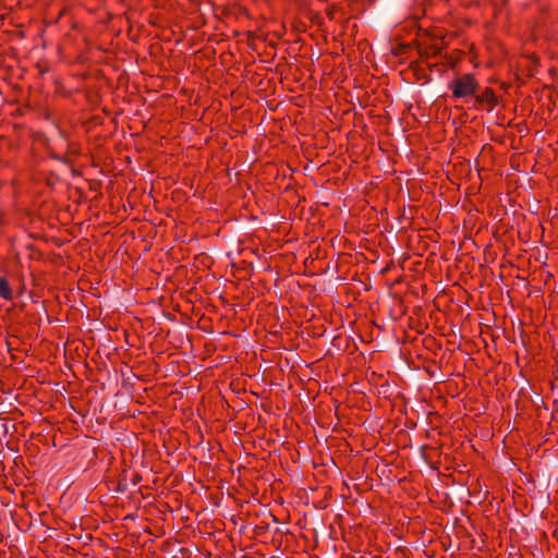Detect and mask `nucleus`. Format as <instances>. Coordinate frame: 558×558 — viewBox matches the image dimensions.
I'll return each instance as SVG.
<instances>
[{
    "instance_id": "1",
    "label": "nucleus",
    "mask_w": 558,
    "mask_h": 558,
    "mask_svg": "<svg viewBox=\"0 0 558 558\" xmlns=\"http://www.w3.org/2000/svg\"><path fill=\"white\" fill-rule=\"evenodd\" d=\"M475 83L472 76L465 75L454 83L453 95L458 98L474 94Z\"/></svg>"
},
{
    "instance_id": "2",
    "label": "nucleus",
    "mask_w": 558,
    "mask_h": 558,
    "mask_svg": "<svg viewBox=\"0 0 558 558\" xmlns=\"http://www.w3.org/2000/svg\"><path fill=\"white\" fill-rule=\"evenodd\" d=\"M0 295L4 300H11L12 299V291L10 289L9 282L4 278H0Z\"/></svg>"
}]
</instances>
